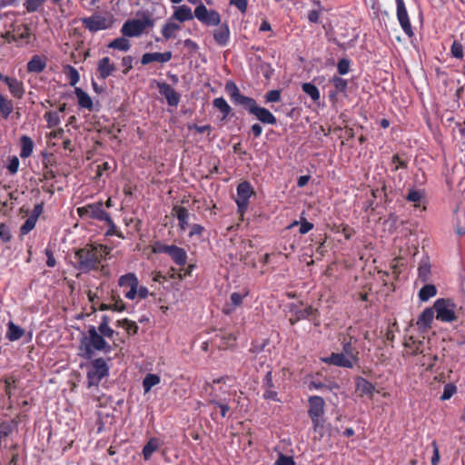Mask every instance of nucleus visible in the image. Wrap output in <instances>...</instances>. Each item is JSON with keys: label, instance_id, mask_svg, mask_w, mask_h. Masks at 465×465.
Returning <instances> with one entry per match:
<instances>
[{"label": "nucleus", "instance_id": "19", "mask_svg": "<svg viewBox=\"0 0 465 465\" xmlns=\"http://www.w3.org/2000/svg\"><path fill=\"white\" fill-rule=\"evenodd\" d=\"M224 88L232 102L235 104L242 106L243 108L248 103H250V100L252 98L242 94L238 86L232 81H227Z\"/></svg>", "mask_w": 465, "mask_h": 465}, {"label": "nucleus", "instance_id": "63", "mask_svg": "<svg viewBox=\"0 0 465 465\" xmlns=\"http://www.w3.org/2000/svg\"><path fill=\"white\" fill-rule=\"evenodd\" d=\"M281 100V90H271L265 94L266 103H276Z\"/></svg>", "mask_w": 465, "mask_h": 465}, {"label": "nucleus", "instance_id": "64", "mask_svg": "<svg viewBox=\"0 0 465 465\" xmlns=\"http://www.w3.org/2000/svg\"><path fill=\"white\" fill-rule=\"evenodd\" d=\"M276 465H295L293 458L284 454H280L276 462Z\"/></svg>", "mask_w": 465, "mask_h": 465}, {"label": "nucleus", "instance_id": "6", "mask_svg": "<svg viewBox=\"0 0 465 465\" xmlns=\"http://www.w3.org/2000/svg\"><path fill=\"white\" fill-rule=\"evenodd\" d=\"M229 379L228 376H222L220 378L213 379L212 382L206 381L204 384V389L209 391V401L210 404H213L220 409V413L223 418H224L230 411V406L226 401V399L220 401V395L216 391V385L220 383H225Z\"/></svg>", "mask_w": 465, "mask_h": 465}, {"label": "nucleus", "instance_id": "24", "mask_svg": "<svg viewBox=\"0 0 465 465\" xmlns=\"http://www.w3.org/2000/svg\"><path fill=\"white\" fill-rule=\"evenodd\" d=\"M12 35V40L18 45H27L31 37L30 28L26 25H19L14 28Z\"/></svg>", "mask_w": 465, "mask_h": 465}, {"label": "nucleus", "instance_id": "17", "mask_svg": "<svg viewBox=\"0 0 465 465\" xmlns=\"http://www.w3.org/2000/svg\"><path fill=\"white\" fill-rule=\"evenodd\" d=\"M262 389L263 390L262 398L264 400L281 401L278 392L274 390L275 384L272 380V371H268L262 378Z\"/></svg>", "mask_w": 465, "mask_h": 465}, {"label": "nucleus", "instance_id": "44", "mask_svg": "<svg viewBox=\"0 0 465 465\" xmlns=\"http://www.w3.org/2000/svg\"><path fill=\"white\" fill-rule=\"evenodd\" d=\"M181 29V26L178 24L168 22L162 27L161 33L163 36L166 39H172L176 36V32Z\"/></svg>", "mask_w": 465, "mask_h": 465}, {"label": "nucleus", "instance_id": "31", "mask_svg": "<svg viewBox=\"0 0 465 465\" xmlns=\"http://www.w3.org/2000/svg\"><path fill=\"white\" fill-rule=\"evenodd\" d=\"M330 83L334 86L335 91L329 94L330 99H335L338 94H345L348 88V81L338 75H333Z\"/></svg>", "mask_w": 465, "mask_h": 465}, {"label": "nucleus", "instance_id": "37", "mask_svg": "<svg viewBox=\"0 0 465 465\" xmlns=\"http://www.w3.org/2000/svg\"><path fill=\"white\" fill-rule=\"evenodd\" d=\"M74 94L77 97L78 104L81 107L88 109L89 111L93 110V101L87 93H85L80 87H75Z\"/></svg>", "mask_w": 465, "mask_h": 465}, {"label": "nucleus", "instance_id": "25", "mask_svg": "<svg viewBox=\"0 0 465 465\" xmlns=\"http://www.w3.org/2000/svg\"><path fill=\"white\" fill-rule=\"evenodd\" d=\"M47 65V58L44 55L35 54L28 61L26 70L31 74H40L45 71Z\"/></svg>", "mask_w": 465, "mask_h": 465}, {"label": "nucleus", "instance_id": "23", "mask_svg": "<svg viewBox=\"0 0 465 465\" xmlns=\"http://www.w3.org/2000/svg\"><path fill=\"white\" fill-rule=\"evenodd\" d=\"M173 57V54L171 51H166L164 53H145L141 57V64L143 65L149 64L153 62H158V63H167L169 62Z\"/></svg>", "mask_w": 465, "mask_h": 465}, {"label": "nucleus", "instance_id": "7", "mask_svg": "<svg viewBox=\"0 0 465 465\" xmlns=\"http://www.w3.org/2000/svg\"><path fill=\"white\" fill-rule=\"evenodd\" d=\"M77 214L82 219H92L104 223L111 215L104 209V202L87 203L76 209Z\"/></svg>", "mask_w": 465, "mask_h": 465}, {"label": "nucleus", "instance_id": "28", "mask_svg": "<svg viewBox=\"0 0 465 465\" xmlns=\"http://www.w3.org/2000/svg\"><path fill=\"white\" fill-rule=\"evenodd\" d=\"M172 214L176 216L178 220V225L182 231H185L189 225V212L188 210L180 205H174L172 209Z\"/></svg>", "mask_w": 465, "mask_h": 465}, {"label": "nucleus", "instance_id": "36", "mask_svg": "<svg viewBox=\"0 0 465 465\" xmlns=\"http://www.w3.org/2000/svg\"><path fill=\"white\" fill-rule=\"evenodd\" d=\"M20 145H21L20 157L22 159L28 158L32 154L33 150H34L33 140L27 135H22L20 138Z\"/></svg>", "mask_w": 465, "mask_h": 465}, {"label": "nucleus", "instance_id": "38", "mask_svg": "<svg viewBox=\"0 0 465 465\" xmlns=\"http://www.w3.org/2000/svg\"><path fill=\"white\" fill-rule=\"evenodd\" d=\"M391 171L392 173H395L400 169H408L409 162L406 158L403 157V155L400 153H395L391 157Z\"/></svg>", "mask_w": 465, "mask_h": 465}, {"label": "nucleus", "instance_id": "8", "mask_svg": "<svg viewBox=\"0 0 465 465\" xmlns=\"http://www.w3.org/2000/svg\"><path fill=\"white\" fill-rule=\"evenodd\" d=\"M153 25V22L148 16H143V19H129L124 22L120 32L125 37H138L146 28Z\"/></svg>", "mask_w": 465, "mask_h": 465}, {"label": "nucleus", "instance_id": "59", "mask_svg": "<svg viewBox=\"0 0 465 465\" xmlns=\"http://www.w3.org/2000/svg\"><path fill=\"white\" fill-rule=\"evenodd\" d=\"M67 70H68L67 76L69 79V84H70V85L74 86L79 82V79H80L79 73L74 67H73L71 65L67 66Z\"/></svg>", "mask_w": 465, "mask_h": 465}, {"label": "nucleus", "instance_id": "62", "mask_svg": "<svg viewBox=\"0 0 465 465\" xmlns=\"http://www.w3.org/2000/svg\"><path fill=\"white\" fill-rule=\"evenodd\" d=\"M96 329L104 339H112L114 337V331L109 325H99Z\"/></svg>", "mask_w": 465, "mask_h": 465}, {"label": "nucleus", "instance_id": "2", "mask_svg": "<svg viewBox=\"0 0 465 465\" xmlns=\"http://www.w3.org/2000/svg\"><path fill=\"white\" fill-rule=\"evenodd\" d=\"M112 249L101 243H87L74 251L75 263L74 267L83 272L98 271L103 260L111 252Z\"/></svg>", "mask_w": 465, "mask_h": 465}, {"label": "nucleus", "instance_id": "30", "mask_svg": "<svg viewBox=\"0 0 465 465\" xmlns=\"http://www.w3.org/2000/svg\"><path fill=\"white\" fill-rule=\"evenodd\" d=\"M213 38L217 45L221 46L227 45L230 39V29L227 23L219 25V27L213 32Z\"/></svg>", "mask_w": 465, "mask_h": 465}, {"label": "nucleus", "instance_id": "34", "mask_svg": "<svg viewBox=\"0 0 465 465\" xmlns=\"http://www.w3.org/2000/svg\"><path fill=\"white\" fill-rule=\"evenodd\" d=\"M14 110L13 101L0 93V119L6 120Z\"/></svg>", "mask_w": 465, "mask_h": 465}, {"label": "nucleus", "instance_id": "56", "mask_svg": "<svg viewBox=\"0 0 465 465\" xmlns=\"http://www.w3.org/2000/svg\"><path fill=\"white\" fill-rule=\"evenodd\" d=\"M171 245L164 244L160 241H156L152 244V252L153 253H169Z\"/></svg>", "mask_w": 465, "mask_h": 465}, {"label": "nucleus", "instance_id": "13", "mask_svg": "<svg viewBox=\"0 0 465 465\" xmlns=\"http://www.w3.org/2000/svg\"><path fill=\"white\" fill-rule=\"evenodd\" d=\"M138 284L139 280L134 272H127L118 279V285L124 289V297L131 301L136 298V287H138Z\"/></svg>", "mask_w": 465, "mask_h": 465}, {"label": "nucleus", "instance_id": "57", "mask_svg": "<svg viewBox=\"0 0 465 465\" xmlns=\"http://www.w3.org/2000/svg\"><path fill=\"white\" fill-rule=\"evenodd\" d=\"M12 237L10 227L4 223H0V239L4 242H9L12 240Z\"/></svg>", "mask_w": 465, "mask_h": 465}, {"label": "nucleus", "instance_id": "11", "mask_svg": "<svg viewBox=\"0 0 465 465\" xmlns=\"http://www.w3.org/2000/svg\"><path fill=\"white\" fill-rule=\"evenodd\" d=\"M289 312L292 314L289 319L291 325H294L302 320H312V317L316 318L320 315L318 309L311 305L302 309L299 304L291 303L289 304Z\"/></svg>", "mask_w": 465, "mask_h": 465}, {"label": "nucleus", "instance_id": "55", "mask_svg": "<svg viewBox=\"0 0 465 465\" xmlns=\"http://www.w3.org/2000/svg\"><path fill=\"white\" fill-rule=\"evenodd\" d=\"M351 61L348 58H341L338 61L337 71L340 75H344L349 73Z\"/></svg>", "mask_w": 465, "mask_h": 465}, {"label": "nucleus", "instance_id": "16", "mask_svg": "<svg viewBox=\"0 0 465 465\" xmlns=\"http://www.w3.org/2000/svg\"><path fill=\"white\" fill-rule=\"evenodd\" d=\"M253 193L254 191L249 182L244 181L238 184L236 203L239 212L242 213L246 211L249 205V200Z\"/></svg>", "mask_w": 465, "mask_h": 465}, {"label": "nucleus", "instance_id": "22", "mask_svg": "<svg viewBox=\"0 0 465 465\" xmlns=\"http://www.w3.org/2000/svg\"><path fill=\"white\" fill-rule=\"evenodd\" d=\"M116 70L115 64L111 61L110 57L104 56L97 63V76L102 80L107 79Z\"/></svg>", "mask_w": 465, "mask_h": 465}, {"label": "nucleus", "instance_id": "60", "mask_svg": "<svg viewBox=\"0 0 465 465\" xmlns=\"http://www.w3.org/2000/svg\"><path fill=\"white\" fill-rule=\"evenodd\" d=\"M134 58L132 55H126L122 58L121 64L124 67L123 74H128L129 72L133 69V63Z\"/></svg>", "mask_w": 465, "mask_h": 465}, {"label": "nucleus", "instance_id": "50", "mask_svg": "<svg viewBox=\"0 0 465 465\" xmlns=\"http://www.w3.org/2000/svg\"><path fill=\"white\" fill-rule=\"evenodd\" d=\"M160 382V377L156 374L149 373L147 374L143 381V387L144 392H148L153 386L157 385Z\"/></svg>", "mask_w": 465, "mask_h": 465}, {"label": "nucleus", "instance_id": "54", "mask_svg": "<svg viewBox=\"0 0 465 465\" xmlns=\"http://www.w3.org/2000/svg\"><path fill=\"white\" fill-rule=\"evenodd\" d=\"M36 222L37 220L29 216L20 228L21 235L29 233L35 227Z\"/></svg>", "mask_w": 465, "mask_h": 465}, {"label": "nucleus", "instance_id": "5", "mask_svg": "<svg viewBox=\"0 0 465 465\" xmlns=\"http://www.w3.org/2000/svg\"><path fill=\"white\" fill-rule=\"evenodd\" d=\"M109 375V367L103 358H97L91 361L87 366V385L88 387H97L102 379Z\"/></svg>", "mask_w": 465, "mask_h": 465}, {"label": "nucleus", "instance_id": "29", "mask_svg": "<svg viewBox=\"0 0 465 465\" xmlns=\"http://www.w3.org/2000/svg\"><path fill=\"white\" fill-rule=\"evenodd\" d=\"M168 255L178 266H184L187 263V252L182 247L172 244Z\"/></svg>", "mask_w": 465, "mask_h": 465}, {"label": "nucleus", "instance_id": "32", "mask_svg": "<svg viewBox=\"0 0 465 465\" xmlns=\"http://www.w3.org/2000/svg\"><path fill=\"white\" fill-rule=\"evenodd\" d=\"M193 17L194 12L193 13L191 7L185 5L176 7L172 16V18L176 19L181 23L193 20Z\"/></svg>", "mask_w": 465, "mask_h": 465}, {"label": "nucleus", "instance_id": "14", "mask_svg": "<svg viewBox=\"0 0 465 465\" xmlns=\"http://www.w3.org/2000/svg\"><path fill=\"white\" fill-rule=\"evenodd\" d=\"M395 2L397 20L404 34L411 38L414 36V31L411 23L405 2L404 0H395Z\"/></svg>", "mask_w": 465, "mask_h": 465}, {"label": "nucleus", "instance_id": "43", "mask_svg": "<svg viewBox=\"0 0 465 465\" xmlns=\"http://www.w3.org/2000/svg\"><path fill=\"white\" fill-rule=\"evenodd\" d=\"M24 333H25V331L20 326L15 324L12 322H10L8 323L6 338L9 341H17V340H19L20 338L23 337Z\"/></svg>", "mask_w": 465, "mask_h": 465}, {"label": "nucleus", "instance_id": "47", "mask_svg": "<svg viewBox=\"0 0 465 465\" xmlns=\"http://www.w3.org/2000/svg\"><path fill=\"white\" fill-rule=\"evenodd\" d=\"M302 91L308 94L314 102L320 100L321 94L318 87L312 83H304L302 85Z\"/></svg>", "mask_w": 465, "mask_h": 465}, {"label": "nucleus", "instance_id": "4", "mask_svg": "<svg viewBox=\"0 0 465 465\" xmlns=\"http://www.w3.org/2000/svg\"><path fill=\"white\" fill-rule=\"evenodd\" d=\"M309 410L308 415L312 420L314 431H320L323 429L324 420V400L321 396L313 395L308 399Z\"/></svg>", "mask_w": 465, "mask_h": 465}, {"label": "nucleus", "instance_id": "33", "mask_svg": "<svg viewBox=\"0 0 465 465\" xmlns=\"http://www.w3.org/2000/svg\"><path fill=\"white\" fill-rule=\"evenodd\" d=\"M435 310L432 308H426L419 316L417 325L420 328H430L434 318Z\"/></svg>", "mask_w": 465, "mask_h": 465}, {"label": "nucleus", "instance_id": "3", "mask_svg": "<svg viewBox=\"0 0 465 465\" xmlns=\"http://www.w3.org/2000/svg\"><path fill=\"white\" fill-rule=\"evenodd\" d=\"M82 357L84 359H91L94 356V351L111 352L112 346L103 338L94 326H90L88 329V337H85L80 346Z\"/></svg>", "mask_w": 465, "mask_h": 465}, {"label": "nucleus", "instance_id": "20", "mask_svg": "<svg viewBox=\"0 0 465 465\" xmlns=\"http://www.w3.org/2000/svg\"><path fill=\"white\" fill-rule=\"evenodd\" d=\"M18 423L17 419L0 422V450L6 448V440L14 431L17 430Z\"/></svg>", "mask_w": 465, "mask_h": 465}, {"label": "nucleus", "instance_id": "46", "mask_svg": "<svg viewBox=\"0 0 465 465\" xmlns=\"http://www.w3.org/2000/svg\"><path fill=\"white\" fill-rule=\"evenodd\" d=\"M437 294V289L433 284L424 285L419 292V298L421 302H426Z\"/></svg>", "mask_w": 465, "mask_h": 465}, {"label": "nucleus", "instance_id": "41", "mask_svg": "<svg viewBox=\"0 0 465 465\" xmlns=\"http://www.w3.org/2000/svg\"><path fill=\"white\" fill-rule=\"evenodd\" d=\"M213 105L214 108H216L222 113V119H226L232 112L231 106L228 104V103L223 97L214 98L213 101Z\"/></svg>", "mask_w": 465, "mask_h": 465}, {"label": "nucleus", "instance_id": "51", "mask_svg": "<svg viewBox=\"0 0 465 465\" xmlns=\"http://www.w3.org/2000/svg\"><path fill=\"white\" fill-rule=\"evenodd\" d=\"M104 223H106L108 226V229L105 232L106 236H114V235L120 239L125 238L124 235L123 234V232L117 229V226L115 225V223L113 221L111 216L104 222Z\"/></svg>", "mask_w": 465, "mask_h": 465}, {"label": "nucleus", "instance_id": "61", "mask_svg": "<svg viewBox=\"0 0 465 465\" xmlns=\"http://www.w3.org/2000/svg\"><path fill=\"white\" fill-rule=\"evenodd\" d=\"M19 164L18 157L14 155L8 159L7 170L11 174H15L18 171Z\"/></svg>", "mask_w": 465, "mask_h": 465}, {"label": "nucleus", "instance_id": "18", "mask_svg": "<svg viewBox=\"0 0 465 465\" xmlns=\"http://www.w3.org/2000/svg\"><path fill=\"white\" fill-rule=\"evenodd\" d=\"M249 295V291L244 289L241 292H232L230 295V300L225 302L223 312L225 315H231L232 314L238 307H240L244 298H246Z\"/></svg>", "mask_w": 465, "mask_h": 465}, {"label": "nucleus", "instance_id": "35", "mask_svg": "<svg viewBox=\"0 0 465 465\" xmlns=\"http://www.w3.org/2000/svg\"><path fill=\"white\" fill-rule=\"evenodd\" d=\"M356 385L357 390L361 392V395H368L370 398H372L375 391V386L371 381L362 377H359L357 379Z\"/></svg>", "mask_w": 465, "mask_h": 465}, {"label": "nucleus", "instance_id": "53", "mask_svg": "<svg viewBox=\"0 0 465 465\" xmlns=\"http://www.w3.org/2000/svg\"><path fill=\"white\" fill-rule=\"evenodd\" d=\"M450 54L456 59H462L464 57L463 45L460 42L453 41L450 46Z\"/></svg>", "mask_w": 465, "mask_h": 465}, {"label": "nucleus", "instance_id": "42", "mask_svg": "<svg viewBox=\"0 0 465 465\" xmlns=\"http://www.w3.org/2000/svg\"><path fill=\"white\" fill-rule=\"evenodd\" d=\"M108 48L120 50L126 52L131 48L130 41L123 35V37H117L108 44Z\"/></svg>", "mask_w": 465, "mask_h": 465}, {"label": "nucleus", "instance_id": "12", "mask_svg": "<svg viewBox=\"0 0 465 465\" xmlns=\"http://www.w3.org/2000/svg\"><path fill=\"white\" fill-rule=\"evenodd\" d=\"M194 16L207 26H217L221 24L220 14L216 10L207 9L203 3H200L194 9Z\"/></svg>", "mask_w": 465, "mask_h": 465}, {"label": "nucleus", "instance_id": "9", "mask_svg": "<svg viewBox=\"0 0 465 465\" xmlns=\"http://www.w3.org/2000/svg\"><path fill=\"white\" fill-rule=\"evenodd\" d=\"M455 307L456 305L450 299H437L433 304V309L436 312V319L442 322H454L457 319Z\"/></svg>", "mask_w": 465, "mask_h": 465}, {"label": "nucleus", "instance_id": "40", "mask_svg": "<svg viewBox=\"0 0 465 465\" xmlns=\"http://www.w3.org/2000/svg\"><path fill=\"white\" fill-rule=\"evenodd\" d=\"M116 326L121 327L125 330L128 335H135L138 332L139 327L137 323L134 321H131L127 318L118 320L116 322Z\"/></svg>", "mask_w": 465, "mask_h": 465}, {"label": "nucleus", "instance_id": "45", "mask_svg": "<svg viewBox=\"0 0 465 465\" xmlns=\"http://www.w3.org/2000/svg\"><path fill=\"white\" fill-rule=\"evenodd\" d=\"M45 0H25L23 6L29 14L42 12L44 10Z\"/></svg>", "mask_w": 465, "mask_h": 465}, {"label": "nucleus", "instance_id": "1", "mask_svg": "<svg viewBox=\"0 0 465 465\" xmlns=\"http://www.w3.org/2000/svg\"><path fill=\"white\" fill-rule=\"evenodd\" d=\"M351 329L348 328L347 333L339 339L341 352H331L329 356L321 358L322 362L346 369H352L359 364L360 351L356 347L358 339L350 333Z\"/></svg>", "mask_w": 465, "mask_h": 465}, {"label": "nucleus", "instance_id": "48", "mask_svg": "<svg viewBox=\"0 0 465 465\" xmlns=\"http://www.w3.org/2000/svg\"><path fill=\"white\" fill-rule=\"evenodd\" d=\"M110 301L112 302L111 303L114 306V312H121L126 310V304L116 292H111Z\"/></svg>", "mask_w": 465, "mask_h": 465}, {"label": "nucleus", "instance_id": "10", "mask_svg": "<svg viewBox=\"0 0 465 465\" xmlns=\"http://www.w3.org/2000/svg\"><path fill=\"white\" fill-rule=\"evenodd\" d=\"M245 110L256 117L258 121L264 124L274 125L277 124V118L265 107L259 106L255 99L252 98L250 103L244 107Z\"/></svg>", "mask_w": 465, "mask_h": 465}, {"label": "nucleus", "instance_id": "52", "mask_svg": "<svg viewBox=\"0 0 465 465\" xmlns=\"http://www.w3.org/2000/svg\"><path fill=\"white\" fill-rule=\"evenodd\" d=\"M44 119L46 121L48 128H54L60 124L58 112L48 111L44 114Z\"/></svg>", "mask_w": 465, "mask_h": 465}, {"label": "nucleus", "instance_id": "49", "mask_svg": "<svg viewBox=\"0 0 465 465\" xmlns=\"http://www.w3.org/2000/svg\"><path fill=\"white\" fill-rule=\"evenodd\" d=\"M5 392L10 401L13 394V390L16 389L18 380L15 376H7L4 379Z\"/></svg>", "mask_w": 465, "mask_h": 465}, {"label": "nucleus", "instance_id": "15", "mask_svg": "<svg viewBox=\"0 0 465 465\" xmlns=\"http://www.w3.org/2000/svg\"><path fill=\"white\" fill-rule=\"evenodd\" d=\"M81 22L90 32L105 30L112 25L111 20L98 14H94L89 17H84L81 19Z\"/></svg>", "mask_w": 465, "mask_h": 465}, {"label": "nucleus", "instance_id": "39", "mask_svg": "<svg viewBox=\"0 0 465 465\" xmlns=\"http://www.w3.org/2000/svg\"><path fill=\"white\" fill-rule=\"evenodd\" d=\"M419 279L422 282H426L430 280V264L428 258L422 259L418 267Z\"/></svg>", "mask_w": 465, "mask_h": 465}, {"label": "nucleus", "instance_id": "26", "mask_svg": "<svg viewBox=\"0 0 465 465\" xmlns=\"http://www.w3.org/2000/svg\"><path fill=\"white\" fill-rule=\"evenodd\" d=\"M2 82H4L8 86L10 94L15 98L21 99L24 96L25 88L22 81L6 75Z\"/></svg>", "mask_w": 465, "mask_h": 465}, {"label": "nucleus", "instance_id": "21", "mask_svg": "<svg viewBox=\"0 0 465 465\" xmlns=\"http://www.w3.org/2000/svg\"><path fill=\"white\" fill-rule=\"evenodd\" d=\"M156 85L159 93L166 99L168 105H178L181 96L173 88L171 87L170 84L164 82H157Z\"/></svg>", "mask_w": 465, "mask_h": 465}, {"label": "nucleus", "instance_id": "27", "mask_svg": "<svg viewBox=\"0 0 465 465\" xmlns=\"http://www.w3.org/2000/svg\"><path fill=\"white\" fill-rule=\"evenodd\" d=\"M163 445V441L156 437H152L148 440L145 445L143 448L142 455L144 460H150L153 452L157 451L161 446Z\"/></svg>", "mask_w": 465, "mask_h": 465}, {"label": "nucleus", "instance_id": "58", "mask_svg": "<svg viewBox=\"0 0 465 465\" xmlns=\"http://www.w3.org/2000/svg\"><path fill=\"white\" fill-rule=\"evenodd\" d=\"M457 391V387L452 383L444 386L443 393L440 396L441 401L450 400Z\"/></svg>", "mask_w": 465, "mask_h": 465}]
</instances>
